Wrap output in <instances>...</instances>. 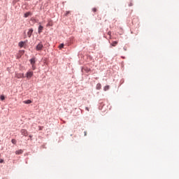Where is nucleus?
<instances>
[{
	"instance_id": "f257e3e1",
	"label": "nucleus",
	"mask_w": 179,
	"mask_h": 179,
	"mask_svg": "<svg viewBox=\"0 0 179 179\" xmlns=\"http://www.w3.org/2000/svg\"><path fill=\"white\" fill-rule=\"evenodd\" d=\"M24 76L27 80H30V79L34 76V72L31 69H29Z\"/></svg>"
},
{
	"instance_id": "f03ea898",
	"label": "nucleus",
	"mask_w": 179,
	"mask_h": 179,
	"mask_svg": "<svg viewBox=\"0 0 179 179\" xmlns=\"http://www.w3.org/2000/svg\"><path fill=\"white\" fill-rule=\"evenodd\" d=\"M36 51H43L44 50V45L43 42H39L35 47Z\"/></svg>"
},
{
	"instance_id": "7ed1b4c3",
	"label": "nucleus",
	"mask_w": 179,
	"mask_h": 179,
	"mask_svg": "<svg viewBox=\"0 0 179 179\" xmlns=\"http://www.w3.org/2000/svg\"><path fill=\"white\" fill-rule=\"evenodd\" d=\"M20 133L23 135V136H29V131H27L25 129H22L20 130Z\"/></svg>"
},
{
	"instance_id": "20e7f679",
	"label": "nucleus",
	"mask_w": 179,
	"mask_h": 179,
	"mask_svg": "<svg viewBox=\"0 0 179 179\" xmlns=\"http://www.w3.org/2000/svg\"><path fill=\"white\" fill-rule=\"evenodd\" d=\"M29 62L31 65H34L36 64V62H37V59L33 56L30 59H29Z\"/></svg>"
},
{
	"instance_id": "39448f33",
	"label": "nucleus",
	"mask_w": 179,
	"mask_h": 179,
	"mask_svg": "<svg viewBox=\"0 0 179 179\" xmlns=\"http://www.w3.org/2000/svg\"><path fill=\"white\" fill-rule=\"evenodd\" d=\"M16 78L17 79H22L23 78H25L24 73H20L16 74Z\"/></svg>"
},
{
	"instance_id": "423d86ee",
	"label": "nucleus",
	"mask_w": 179,
	"mask_h": 179,
	"mask_svg": "<svg viewBox=\"0 0 179 179\" xmlns=\"http://www.w3.org/2000/svg\"><path fill=\"white\" fill-rule=\"evenodd\" d=\"M43 30H44V27L43 25L40 24L38 27V34H41V33H43Z\"/></svg>"
},
{
	"instance_id": "0eeeda50",
	"label": "nucleus",
	"mask_w": 179,
	"mask_h": 179,
	"mask_svg": "<svg viewBox=\"0 0 179 179\" xmlns=\"http://www.w3.org/2000/svg\"><path fill=\"white\" fill-rule=\"evenodd\" d=\"M33 28H30L27 32L28 37H31V34H33Z\"/></svg>"
},
{
	"instance_id": "6e6552de",
	"label": "nucleus",
	"mask_w": 179,
	"mask_h": 179,
	"mask_svg": "<svg viewBox=\"0 0 179 179\" xmlns=\"http://www.w3.org/2000/svg\"><path fill=\"white\" fill-rule=\"evenodd\" d=\"M22 103H24V104H31V103H33V101H31V99H27L25 101H23Z\"/></svg>"
},
{
	"instance_id": "1a4fd4ad",
	"label": "nucleus",
	"mask_w": 179,
	"mask_h": 179,
	"mask_svg": "<svg viewBox=\"0 0 179 179\" xmlns=\"http://www.w3.org/2000/svg\"><path fill=\"white\" fill-rule=\"evenodd\" d=\"M18 47L20 48H25L26 49V47H27V45H26L25 43H22V45H20V42H19Z\"/></svg>"
},
{
	"instance_id": "9d476101",
	"label": "nucleus",
	"mask_w": 179,
	"mask_h": 179,
	"mask_svg": "<svg viewBox=\"0 0 179 179\" xmlns=\"http://www.w3.org/2000/svg\"><path fill=\"white\" fill-rule=\"evenodd\" d=\"M6 99V96H5V94L0 95V101H5Z\"/></svg>"
},
{
	"instance_id": "9b49d317",
	"label": "nucleus",
	"mask_w": 179,
	"mask_h": 179,
	"mask_svg": "<svg viewBox=\"0 0 179 179\" xmlns=\"http://www.w3.org/2000/svg\"><path fill=\"white\" fill-rule=\"evenodd\" d=\"M15 155H23V150H17L15 151Z\"/></svg>"
},
{
	"instance_id": "f8f14e48",
	"label": "nucleus",
	"mask_w": 179,
	"mask_h": 179,
	"mask_svg": "<svg viewBox=\"0 0 179 179\" xmlns=\"http://www.w3.org/2000/svg\"><path fill=\"white\" fill-rule=\"evenodd\" d=\"M32 13L31 12L29 11L24 14V17H29V16H31Z\"/></svg>"
},
{
	"instance_id": "ddd939ff",
	"label": "nucleus",
	"mask_w": 179,
	"mask_h": 179,
	"mask_svg": "<svg viewBox=\"0 0 179 179\" xmlns=\"http://www.w3.org/2000/svg\"><path fill=\"white\" fill-rule=\"evenodd\" d=\"M84 71H85V73H87L86 75L87 76H89V73L90 72V69L87 68V67H85L84 68Z\"/></svg>"
},
{
	"instance_id": "4468645a",
	"label": "nucleus",
	"mask_w": 179,
	"mask_h": 179,
	"mask_svg": "<svg viewBox=\"0 0 179 179\" xmlns=\"http://www.w3.org/2000/svg\"><path fill=\"white\" fill-rule=\"evenodd\" d=\"M22 55H23V54L17 53V54L15 55L16 59H20V58H22Z\"/></svg>"
},
{
	"instance_id": "2eb2a0df",
	"label": "nucleus",
	"mask_w": 179,
	"mask_h": 179,
	"mask_svg": "<svg viewBox=\"0 0 179 179\" xmlns=\"http://www.w3.org/2000/svg\"><path fill=\"white\" fill-rule=\"evenodd\" d=\"M27 43H29V41L27 39V40H25V41H20V45H22V44H25V45H27Z\"/></svg>"
},
{
	"instance_id": "dca6fc26",
	"label": "nucleus",
	"mask_w": 179,
	"mask_h": 179,
	"mask_svg": "<svg viewBox=\"0 0 179 179\" xmlns=\"http://www.w3.org/2000/svg\"><path fill=\"white\" fill-rule=\"evenodd\" d=\"M71 15H72V11H66L64 16H71Z\"/></svg>"
},
{
	"instance_id": "f3484780",
	"label": "nucleus",
	"mask_w": 179,
	"mask_h": 179,
	"mask_svg": "<svg viewBox=\"0 0 179 179\" xmlns=\"http://www.w3.org/2000/svg\"><path fill=\"white\" fill-rule=\"evenodd\" d=\"M64 47H65V44H64V43H60V44L59 45V50H62V48H64Z\"/></svg>"
},
{
	"instance_id": "a211bd4d",
	"label": "nucleus",
	"mask_w": 179,
	"mask_h": 179,
	"mask_svg": "<svg viewBox=\"0 0 179 179\" xmlns=\"http://www.w3.org/2000/svg\"><path fill=\"white\" fill-rule=\"evenodd\" d=\"M11 143H13V145H16L17 143V141H16L15 138H13L11 139Z\"/></svg>"
},
{
	"instance_id": "6ab92c4d",
	"label": "nucleus",
	"mask_w": 179,
	"mask_h": 179,
	"mask_svg": "<svg viewBox=\"0 0 179 179\" xmlns=\"http://www.w3.org/2000/svg\"><path fill=\"white\" fill-rule=\"evenodd\" d=\"M31 65L32 71H36V69H37V66H36V64H31Z\"/></svg>"
},
{
	"instance_id": "aec40b11",
	"label": "nucleus",
	"mask_w": 179,
	"mask_h": 179,
	"mask_svg": "<svg viewBox=\"0 0 179 179\" xmlns=\"http://www.w3.org/2000/svg\"><path fill=\"white\" fill-rule=\"evenodd\" d=\"M5 164V160L2 158H0V164Z\"/></svg>"
},
{
	"instance_id": "412c9836",
	"label": "nucleus",
	"mask_w": 179,
	"mask_h": 179,
	"mask_svg": "<svg viewBox=\"0 0 179 179\" xmlns=\"http://www.w3.org/2000/svg\"><path fill=\"white\" fill-rule=\"evenodd\" d=\"M20 0H13V5H16V3H17V2H19Z\"/></svg>"
},
{
	"instance_id": "4be33fe9",
	"label": "nucleus",
	"mask_w": 179,
	"mask_h": 179,
	"mask_svg": "<svg viewBox=\"0 0 179 179\" xmlns=\"http://www.w3.org/2000/svg\"><path fill=\"white\" fill-rule=\"evenodd\" d=\"M19 52H21L20 54H22V55L24 54L25 51L24 50H19Z\"/></svg>"
},
{
	"instance_id": "5701e85b",
	"label": "nucleus",
	"mask_w": 179,
	"mask_h": 179,
	"mask_svg": "<svg viewBox=\"0 0 179 179\" xmlns=\"http://www.w3.org/2000/svg\"><path fill=\"white\" fill-rule=\"evenodd\" d=\"M38 128H39V129H38L39 131H43V129L44 127H43V126H39Z\"/></svg>"
},
{
	"instance_id": "b1692460",
	"label": "nucleus",
	"mask_w": 179,
	"mask_h": 179,
	"mask_svg": "<svg viewBox=\"0 0 179 179\" xmlns=\"http://www.w3.org/2000/svg\"><path fill=\"white\" fill-rule=\"evenodd\" d=\"M29 138L30 141H33V135L30 134L29 136Z\"/></svg>"
},
{
	"instance_id": "393cba45",
	"label": "nucleus",
	"mask_w": 179,
	"mask_h": 179,
	"mask_svg": "<svg viewBox=\"0 0 179 179\" xmlns=\"http://www.w3.org/2000/svg\"><path fill=\"white\" fill-rule=\"evenodd\" d=\"M54 24H52V23H48L47 24V26L48 27H52V25H53Z\"/></svg>"
},
{
	"instance_id": "a878e982",
	"label": "nucleus",
	"mask_w": 179,
	"mask_h": 179,
	"mask_svg": "<svg viewBox=\"0 0 179 179\" xmlns=\"http://www.w3.org/2000/svg\"><path fill=\"white\" fill-rule=\"evenodd\" d=\"M92 12H97V8H92Z\"/></svg>"
},
{
	"instance_id": "bb28decb",
	"label": "nucleus",
	"mask_w": 179,
	"mask_h": 179,
	"mask_svg": "<svg viewBox=\"0 0 179 179\" xmlns=\"http://www.w3.org/2000/svg\"><path fill=\"white\" fill-rule=\"evenodd\" d=\"M42 148H43V149H47V147H45V145H42Z\"/></svg>"
},
{
	"instance_id": "cd10ccee",
	"label": "nucleus",
	"mask_w": 179,
	"mask_h": 179,
	"mask_svg": "<svg viewBox=\"0 0 179 179\" xmlns=\"http://www.w3.org/2000/svg\"><path fill=\"white\" fill-rule=\"evenodd\" d=\"M85 110H86V111H89V110H90L89 107H85Z\"/></svg>"
},
{
	"instance_id": "c85d7f7f",
	"label": "nucleus",
	"mask_w": 179,
	"mask_h": 179,
	"mask_svg": "<svg viewBox=\"0 0 179 179\" xmlns=\"http://www.w3.org/2000/svg\"><path fill=\"white\" fill-rule=\"evenodd\" d=\"M132 3H130L129 4V6H132Z\"/></svg>"
},
{
	"instance_id": "c756f323",
	"label": "nucleus",
	"mask_w": 179,
	"mask_h": 179,
	"mask_svg": "<svg viewBox=\"0 0 179 179\" xmlns=\"http://www.w3.org/2000/svg\"><path fill=\"white\" fill-rule=\"evenodd\" d=\"M84 134H85V136H86L87 132L85 131Z\"/></svg>"
},
{
	"instance_id": "7c9ffc66",
	"label": "nucleus",
	"mask_w": 179,
	"mask_h": 179,
	"mask_svg": "<svg viewBox=\"0 0 179 179\" xmlns=\"http://www.w3.org/2000/svg\"><path fill=\"white\" fill-rule=\"evenodd\" d=\"M27 1H30V0H27Z\"/></svg>"
}]
</instances>
